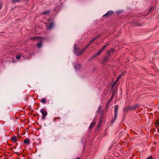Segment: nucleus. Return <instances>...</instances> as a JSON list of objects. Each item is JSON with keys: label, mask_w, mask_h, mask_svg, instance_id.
<instances>
[{"label": "nucleus", "mask_w": 159, "mask_h": 159, "mask_svg": "<svg viewBox=\"0 0 159 159\" xmlns=\"http://www.w3.org/2000/svg\"><path fill=\"white\" fill-rule=\"evenodd\" d=\"M85 48H84L82 50L81 49H78L76 48H75V52L77 56H80L83 52L85 50Z\"/></svg>", "instance_id": "f257e3e1"}, {"label": "nucleus", "mask_w": 159, "mask_h": 159, "mask_svg": "<svg viewBox=\"0 0 159 159\" xmlns=\"http://www.w3.org/2000/svg\"><path fill=\"white\" fill-rule=\"evenodd\" d=\"M75 68L76 70H79L81 68V66L79 64H77L75 66Z\"/></svg>", "instance_id": "f03ea898"}, {"label": "nucleus", "mask_w": 159, "mask_h": 159, "mask_svg": "<svg viewBox=\"0 0 159 159\" xmlns=\"http://www.w3.org/2000/svg\"><path fill=\"white\" fill-rule=\"evenodd\" d=\"M132 110H133V109L132 106H128L127 107H126L124 108L123 109V111H126Z\"/></svg>", "instance_id": "7ed1b4c3"}, {"label": "nucleus", "mask_w": 159, "mask_h": 159, "mask_svg": "<svg viewBox=\"0 0 159 159\" xmlns=\"http://www.w3.org/2000/svg\"><path fill=\"white\" fill-rule=\"evenodd\" d=\"M114 13V12L111 11H108L106 14L104 15L103 16V17L106 16H111Z\"/></svg>", "instance_id": "20e7f679"}, {"label": "nucleus", "mask_w": 159, "mask_h": 159, "mask_svg": "<svg viewBox=\"0 0 159 159\" xmlns=\"http://www.w3.org/2000/svg\"><path fill=\"white\" fill-rule=\"evenodd\" d=\"M41 112L42 113L43 116L42 117L43 118H44L45 117L47 116V112H45L42 109L40 110Z\"/></svg>", "instance_id": "39448f33"}, {"label": "nucleus", "mask_w": 159, "mask_h": 159, "mask_svg": "<svg viewBox=\"0 0 159 159\" xmlns=\"http://www.w3.org/2000/svg\"><path fill=\"white\" fill-rule=\"evenodd\" d=\"M122 75V74L120 75L118 77L116 80V81L114 82V83H113L112 85V88H113L115 85L116 84V83L120 79V78L121 77V76Z\"/></svg>", "instance_id": "423d86ee"}, {"label": "nucleus", "mask_w": 159, "mask_h": 159, "mask_svg": "<svg viewBox=\"0 0 159 159\" xmlns=\"http://www.w3.org/2000/svg\"><path fill=\"white\" fill-rule=\"evenodd\" d=\"M159 124V120L158 119H157L155 122L154 125L156 127V128L158 126Z\"/></svg>", "instance_id": "0eeeda50"}, {"label": "nucleus", "mask_w": 159, "mask_h": 159, "mask_svg": "<svg viewBox=\"0 0 159 159\" xmlns=\"http://www.w3.org/2000/svg\"><path fill=\"white\" fill-rule=\"evenodd\" d=\"M53 26V23L52 22L49 26H47V28L48 29H51Z\"/></svg>", "instance_id": "6e6552de"}, {"label": "nucleus", "mask_w": 159, "mask_h": 159, "mask_svg": "<svg viewBox=\"0 0 159 159\" xmlns=\"http://www.w3.org/2000/svg\"><path fill=\"white\" fill-rule=\"evenodd\" d=\"M132 106V109H133V110H135V109H136L138 107H139V105L138 104H135V105H134Z\"/></svg>", "instance_id": "1a4fd4ad"}, {"label": "nucleus", "mask_w": 159, "mask_h": 159, "mask_svg": "<svg viewBox=\"0 0 159 159\" xmlns=\"http://www.w3.org/2000/svg\"><path fill=\"white\" fill-rule=\"evenodd\" d=\"M30 140L28 139H26L24 140V143H26L27 144H28L30 143Z\"/></svg>", "instance_id": "9d476101"}, {"label": "nucleus", "mask_w": 159, "mask_h": 159, "mask_svg": "<svg viewBox=\"0 0 159 159\" xmlns=\"http://www.w3.org/2000/svg\"><path fill=\"white\" fill-rule=\"evenodd\" d=\"M37 45L38 46V47L39 48H41L42 45V42L41 41H40L37 43Z\"/></svg>", "instance_id": "9b49d317"}, {"label": "nucleus", "mask_w": 159, "mask_h": 159, "mask_svg": "<svg viewBox=\"0 0 159 159\" xmlns=\"http://www.w3.org/2000/svg\"><path fill=\"white\" fill-rule=\"evenodd\" d=\"M21 0H11V2L12 3H15L16 2H18L21 1Z\"/></svg>", "instance_id": "f8f14e48"}, {"label": "nucleus", "mask_w": 159, "mask_h": 159, "mask_svg": "<svg viewBox=\"0 0 159 159\" xmlns=\"http://www.w3.org/2000/svg\"><path fill=\"white\" fill-rule=\"evenodd\" d=\"M11 140L13 142H15L16 141V137L14 136L11 138Z\"/></svg>", "instance_id": "ddd939ff"}, {"label": "nucleus", "mask_w": 159, "mask_h": 159, "mask_svg": "<svg viewBox=\"0 0 159 159\" xmlns=\"http://www.w3.org/2000/svg\"><path fill=\"white\" fill-rule=\"evenodd\" d=\"M103 112H102L101 113V114L100 115V121L102 120V119L103 118Z\"/></svg>", "instance_id": "4468645a"}, {"label": "nucleus", "mask_w": 159, "mask_h": 159, "mask_svg": "<svg viewBox=\"0 0 159 159\" xmlns=\"http://www.w3.org/2000/svg\"><path fill=\"white\" fill-rule=\"evenodd\" d=\"M41 101V102H43V103H46V100L44 98H42Z\"/></svg>", "instance_id": "2eb2a0df"}, {"label": "nucleus", "mask_w": 159, "mask_h": 159, "mask_svg": "<svg viewBox=\"0 0 159 159\" xmlns=\"http://www.w3.org/2000/svg\"><path fill=\"white\" fill-rule=\"evenodd\" d=\"M49 13V11H44L43 12V14L45 15L48 14Z\"/></svg>", "instance_id": "dca6fc26"}, {"label": "nucleus", "mask_w": 159, "mask_h": 159, "mask_svg": "<svg viewBox=\"0 0 159 159\" xmlns=\"http://www.w3.org/2000/svg\"><path fill=\"white\" fill-rule=\"evenodd\" d=\"M114 51V50L113 49H111L108 52L109 54H110L111 53H113Z\"/></svg>", "instance_id": "f3484780"}, {"label": "nucleus", "mask_w": 159, "mask_h": 159, "mask_svg": "<svg viewBox=\"0 0 159 159\" xmlns=\"http://www.w3.org/2000/svg\"><path fill=\"white\" fill-rule=\"evenodd\" d=\"M118 108V106L117 105H116L115 106V112H117V110Z\"/></svg>", "instance_id": "a211bd4d"}, {"label": "nucleus", "mask_w": 159, "mask_h": 159, "mask_svg": "<svg viewBox=\"0 0 159 159\" xmlns=\"http://www.w3.org/2000/svg\"><path fill=\"white\" fill-rule=\"evenodd\" d=\"M117 112H115V115H114L115 119H114V121H113H113L116 119V118L117 117Z\"/></svg>", "instance_id": "6ab92c4d"}, {"label": "nucleus", "mask_w": 159, "mask_h": 159, "mask_svg": "<svg viewBox=\"0 0 159 159\" xmlns=\"http://www.w3.org/2000/svg\"><path fill=\"white\" fill-rule=\"evenodd\" d=\"M100 36V35H98V36H96V37H94L93 39V40L94 41L96 39H98V38H99V37Z\"/></svg>", "instance_id": "aec40b11"}, {"label": "nucleus", "mask_w": 159, "mask_h": 159, "mask_svg": "<svg viewBox=\"0 0 159 159\" xmlns=\"http://www.w3.org/2000/svg\"><path fill=\"white\" fill-rule=\"evenodd\" d=\"M100 52H99V51L97 52V53L95 55H94L93 57H95L96 56H98V55H99L100 54Z\"/></svg>", "instance_id": "412c9836"}, {"label": "nucleus", "mask_w": 159, "mask_h": 159, "mask_svg": "<svg viewBox=\"0 0 159 159\" xmlns=\"http://www.w3.org/2000/svg\"><path fill=\"white\" fill-rule=\"evenodd\" d=\"M21 57V56L20 55H17L16 56V58L17 59H20Z\"/></svg>", "instance_id": "4be33fe9"}, {"label": "nucleus", "mask_w": 159, "mask_h": 159, "mask_svg": "<svg viewBox=\"0 0 159 159\" xmlns=\"http://www.w3.org/2000/svg\"><path fill=\"white\" fill-rule=\"evenodd\" d=\"M101 108L100 107H99L97 111V112H98V113H99L101 111Z\"/></svg>", "instance_id": "5701e85b"}, {"label": "nucleus", "mask_w": 159, "mask_h": 159, "mask_svg": "<svg viewBox=\"0 0 159 159\" xmlns=\"http://www.w3.org/2000/svg\"><path fill=\"white\" fill-rule=\"evenodd\" d=\"M94 125H95V124H94V123H93V122H92V124H91V125L90 126V127H89V128H91L92 127H93V126H94Z\"/></svg>", "instance_id": "b1692460"}, {"label": "nucleus", "mask_w": 159, "mask_h": 159, "mask_svg": "<svg viewBox=\"0 0 159 159\" xmlns=\"http://www.w3.org/2000/svg\"><path fill=\"white\" fill-rule=\"evenodd\" d=\"M108 44H107L106 45H104L102 48V49H103V50L105 48H106V47L107 46Z\"/></svg>", "instance_id": "393cba45"}, {"label": "nucleus", "mask_w": 159, "mask_h": 159, "mask_svg": "<svg viewBox=\"0 0 159 159\" xmlns=\"http://www.w3.org/2000/svg\"><path fill=\"white\" fill-rule=\"evenodd\" d=\"M93 41H94V40H93V39H92L91 40H90V42L89 43V44H92Z\"/></svg>", "instance_id": "a878e982"}, {"label": "nucleus", "mask_w": 159, "mask_h": 159, "mask_svg": "<svg viewBox=\"0 0 159 159\" xmlns=\"http://www.w3.org/2000/svg\"><path fill=\"white\" fill-rule=\"evenodd\" d=\"M105 62H107V60H108V58L107 57H106L105 58Z\"/></svg>", "instance_id": "bb28decb"}, {"label": "nucleus", "mask_w": 159, "mask_h": 159, "mask_svg": "<svg viewBox=\"0 0 159 159\" xmlns=\"http://www.w3.org/2000/svg\"><path fill=\"white\" fill-rule=\"evenodd\" d=\"M146 159H153L152 157H148Z\"/></svg>", "instance_id": "cd10ccee"}, {"label": "nucleus", "mask_w": 159, "mask_h": 159, "mask_svg": "<svg viewBox=\"0 0 159 159\" xmlns=\"http://www.w3.org/2000/svg\"><path fill=\"white\" fill-rule=\"evenodd\" d=\"M90 44H89V43L86 47H85L84 48H85V49H86V48H87L88 47H89V45H90Z\"/></svg>", "instance_id": "c85d7f7f"}, {"label": "nucleus", "mask_w": 159, "mask_h": 159, "mask_svg": "<svg viewBox=\"0 0 159 159\" xmlns=\"http://www.w3.org/2000/svg\"><path fill=\"white\" fill-rule=\"evenodd\" d=\"M2 7V3L0 2V10Z\"/></svg>", "instance_id": "c756f323"}, {"label": "nucleus", "mask_w": 159, "mask_h": 159, "mask_svg": "<svg viewBox=\"0 0 159 159\" xmlns=\"http://www.w3.org/2000/svg\"><path fill=\"white\" fill-rule=\"evenodd\" d=\"M103 50V49L102 48L99 51V52H100L101 53Z\"/></svg>", "instance_id": "7c9ffc66"}, {"label": "nucleus", "mask_w": 159, "mask_h": 159, "mask_svg": "<svg viewBox=\"0 0 159 159\" xmlns=\"http://www.w3.org/2000/svg\"><path fill=\"white\" fill-rule=\"evenodd\" d=\"M76 159H80V158L79 157H78Z\"/></svg>", "instance_id": "2f4dec72"}, {"label": "nucleus", "mask_w": 159, "mask_h": 159, "mask_svg": "<svg viewBox=\"0 0 159 159\" xmlns=\"http://www.w3.org/2000/svg\"><path fill=\"white\" fill-rule=\"evenodd\" d=\"M36 38V37H35V38H34V39Z\"/></svg>", "instance_id": "473e14b6"}, {"label": "nucleus", "mask_w": 159, "mask_h": 159, "mask_svg": "<svg viewBox=\"0 0 159 159\" xmlns=\"http://www.w3.org/2000/svg\"><path fill=\"white\" fill-rule=\"evenodd\" d=\"M158 120H159V119H158Z\"/></svg>", "instance_id": "72a5a7b5"}]
</instances>
